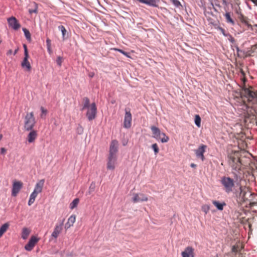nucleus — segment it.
<instances>
[{
  "label": "nucleus",
  "mask_w": 257,
  "mask_h": 257,
  "mask_svg": "<svg viewBox=\"0 0 257 257\" xmlns=\"http://www.w3.org/2000/svg\"><path fill=\"white\" fill-rule=\"evenodd\" d=\"M240 96L242 98H247L248 101L252 102L257 108V91L254 92L250 88H247L244 83L241 87Z\"/></svg>",
  "instance_id": "1"
},
{
  "label": "nucleus",
  "mask_w": 257,
  "mask_h": 257,
  "mask_svg": "<svg viewBox=\"0 0 257 257\" xmlns=\"http://www.w3.org/2000/svg\"><path fill=\"white\" fill-rule=\"evenodd\" d=\"M44 180H41L38 183H36L35 188L33 191L36 192V193L39 194L41 193L42 191V188L44 186Z\"/></svg>",
  "instance_id": "20"
},
{
  "label": "nucleus",
  "mask_w": 257,
  "mask_h": 257,
  "mask_svg": "<svg viewBox=\"0 0 257 257\" xmlns=\"http://www.w3.org/2000/svg\"><path fill=\"white\" fill-rule=\"evenodd\" d=\"M38 193H36V192L33 191L30 195V198L28 202V204L31 205L32 203H34L36 197L38 195Z\"/></svg>",
  "instance_id": "26"
},
{
  "label": "nucleus",
  "mask_w": 257,
  "mask_h": 257,
  "mask_svg": "<svg viewBox=\"0 0 257 257\" xmlns=\"http://www.w3.org/2000/svg\"><path fill=\"white\" fill-rule=\"evenodd\" d=\"M58 30L60 31L62 33L63 40H65L67 38L65 37L67 31L64 26H63V25L59 26Z\"/></svg>",
  "instance_id": "28"
},
{
  "label": "nucleus",
  "mask_w": 257,
  "mask_h": 257,
  "mask_svg": "<svg viewBox=\"0 0 257 257\" xmlns=\"http://www.w3.org/2000/svg\"><path fill=\"white\" fill-rule=\"evenodd\" d=\"M150 128L153 135V137L157 141L160 140L162 143H164L168 142L169 140V138L164 133L161 132L158 127L153 125Z\"/></svg>",
  "instance_id": "2"
},
{
  "label": "nucleus",
  "mask_w": 257,
  "mask_h": 257,
  "mask_svg": "<svg viewBox=\"0 0 257 257\" xmlns=\"http://www.w3.org/2000/svg\"><path fill=\"white\" fill-rule=\"evenodd\" d=\"M7 150L4 148H2L1 149V154H4L6 152Z\"/></svg>",
  "instance_id": "49"
},
{
  "label": "nucleus",
  "mask_w": 257,
  "mask_h": 257,
  "mask_svg": "<svg viewBox=\"0 0 257 257\" xmlns=\"http://www.w3.org/2000/svg\"><path fill=\"white\" fill-rule=\"evenodd\" d=\"M252 195L251 193L249 191H244L241 190L240 193V197L243 200V201H245L246 200L249 199V198Z\"/></svg>",
  "instance_id": "21"
},
{
  "label": "nucleus",
  "mask_w": 257,
  "mask_h": 257,
  "mask_svg": "<svg viewBox=\"0 0 257 257\" xmlns=\"http://www.w3.org/2000/svg\"><path fill=\"white\" fill-rule=\"evenodd\" d=\"M36 120L33 112L27 113L25 117L24 129L26 131H32L35 125Z\"/></svg>",
  "instance_id": "3"
},
{
  "label": "nucleus",
  "mask_w": 257,
  "mask_h": 257,
  "mask_svg": "<svg viewBox=\"0 0 257 257\" xmlns=\"http://www.w3.org/2000/svg\"><path fill=\"white\" fill-rule=\"evenodd\" d=\"M46 45H47V51L48 53L51 55L52 53V50L51 49V41L49 38H47L46 39Z\"/></svg>",
  "instance_id": "29"
},
{
  "label": "nucleus",
  "mask_w": 257,
  "mask_h": 257,
  "mask_svg": "<svg viewBox=\"0 0 257 257\" xmlns=\"http://www.w3.org/2000/svg\"><path fill=\"white\" fill-rule=\"evenodd\" d=\"M206 148V145L201 144L197 149L194 151L196 157L197 158L201 159L202 161L205 160L204 153H205Z\"/></svg>",
  "instance_id": "8"
},
{
  "label": "nucleus",
  "mask_w": 257,
  "mask_h": 257,
  "mask_svg": "<svg viewBox=\"0 0 257 257\" xmlns=\"http://www.w3.org/2000/svg\"><path fill=\"white\" fill-rule=\"evenodd\" d=\"M229 163L232 167L233 169L236 170L241 163L240 160L239 158L232 156L229 157Z\"/></svg>",
  "instance_id": "13"
},
{
  "label": "nucleus",
  "mask_w": 257,
  "mask_h": 257,
  "mask_svg": "<svg viewBox=\"0 0 257 257\" xmlns=\"http://www.w3.org/2000/svg\"><path fill=\"white\" fill-rule=\"evenodd\" d=\"M23 186V183L21 181H15L13 184L12 195L16 196L19 192Z\"/></svg>",
  "instance_id": "12"
},
{
  "label": "nucleus",
  "mask_w": 257,
  "mask_h": 257,
  "mask_svg": "<svg viewBox=\"0 0 257 257\" xmlns=\"http://www.w3.org/2000/svg\"><path fill=\"white\" fill-rule=\"evenodd\" d=\"M8 23L9 27L15 30H18L21 27L17 19L13 16L8 19Z\"/></svg>",
  "instance_id": "11"
},
{
  "label": "nucleus",
  "mask_w": 257,
  "mask_h": 257,
  "mask_svg": "<svg viewBox=\"0 0 257 257\" xmlns=\"http://www.w3.org/2000/svg\"><path fill=\"white\" fill-rule=\"evenodd\" d=\"M210 205H208V204H205L204 205H203L202 207V209H210Z\"/></svg>",
  "instance_id": "48"
},
{
  "label": "nucleus",
  "mask_w": 257,
  "mask_h": 257,
  "mask_svg": "<svg viewBox=\"0 0 257 257\" xmlns=\"http://www.w3.org/2000/svg\"><path fill=\"white\" fill-rule=\"evenodd\" d=\"M132 115L129 108L125 109V115L123 121V127L130 128L132 125Z\"/></svg>",
  "instance_id": "6"
},
{
  "label": "nucleus",
  "mask_w": 257,
  "mask_h": 257,
  "mask_svg": "<svg viewBox=\"0 0 257 257\" xmlns=\"http://www.w3.org/2000/svg\"><path fill=\"white\" fill-rule=\"evenodd\" d=\"M30 132L28 135L27 140L29 143H32L35 141L37 137V133L36 131L33 129L32 131H30Z\"/></svg>",
  "instance_id": "18"
},
{
  "label": "nucleus",
  "mask_w": 257,
  "mask_h": 257,
  "mask_svg": "<svg viewBox=\"0 0 257 257\" xmlns=\"http://www.w3.org/2000/svg\"><path fill=\"white\" fill-rule=\"evenodd\" d=\"M29 57V55H24V58L21 63V65L22 67H26L27 70L30 71L31 69V66L28 61Z\"/></svg>",
  "instance_id": "19"
},
{
  "label": "nucleus",
  "mask_w": 257,
  "mask_h": 257,
  "mask_svg": "<svg viewBox=\"0 0 257 257\" xmlns=\"http://www.w3.org/2000/svg\"><path fill=\"white\" fill-rule=\"evenodd\" d=\"M181 254L182 257H194V249L191 246H187Z\"/></svg>",
  "instance_id": "16"
},
{
  "label": "nucleus",
  "mask_w": 257,
  "mask_h": 257,
  "mask_svg": "<svg viewBox=\"0 0 257 257\" xmlns=\"http://www.w3.org/2000/svg\"><path fill=\"white\" fill-rule=\"evenodd\" d=\"M2 40H0V44L2 43Z\"/></svg>",
  "instance_id": "60"
},
{
  "label": "nucleus",
  "mask_w": 257,
  "mask_h": 257,
  "mask_svg": "<svg viewBox=\"0 0 257 257\" xmlns=\"http://www.w3.org/2000/svg\"><path fill=\"white\" fill-rule=\"evenodd\" d=\"M205 213L206 214L207 213V211H206V210H205Z\"/></svg>",
  "instance_id": "58"
},
{
  "label": "nucleus",
  "mask_w": 257,
  "mask_h": 257,
  "mask_svg": "<svg viewBox=\"0 0 257 257\" xmlns=\"http://www.w3.org/2000/svg\"><path fill=\"white\" fill-rule=\"evenodd\" d=\"M217 30L220 31L224 37H227V33H226L225 30L222 27H217Z\"/></svg>",
  "instance_id": "42"
},
{
  "label": "nucleus",
  "mask_w": 257,
  "mask_h": 257,
  "mask_svg": "<svg viewBox=\"0 0 257 257\" xmlns=\"http://www.w3.org/2000/svg\"><path fill=\"white\" fill-rule=\"evenodd\" d=\"M233 47L236 49V52H237V56L238 57H240V56L239 53V52H242V51L240 50V49L239 48V47H238V46L237 45H234L233 46ZM231 47L232 48L233 46H231Z\"/></svg>",
  "instance_id": "43"
},
{
  "label": "nucleus",
  "mask_w": 257,
  "mask_h": 257,
  "mask_svg": "<svg viewBox=\"0 0 257 257\" xmlns=\"http://www.w3.org/2000/svg\"><path fill=\"white\" fill-rule=\"evenodd\" d=\"M190 167L192 168H195L197 167V165L194 163H191L190 164Z\"/></svg>",
  "instance_id": "51"
},
{
  "label": "nucleus",
  "mask_w": 257,
  "mask_h": 257,
  "mask_svg": "<svg viewBox=\"0 0 257 257\" xmlns=\"http://www.w3.org/2000/svg\"><path fill=\"white\" fill-rule=\"evenodd\" d=\"M125 145H126V144H125V143H123V146H125Z\"/></svg>",
  "instance_id": "56"
},
{
  "label": "nucleus",
  "mask_w": 257,
  "mask_h": 257,
  "mask_svg": "<svg viewBox=\"0 0 257 257\" xmlns=\"http://www.w3.org/2000/svg\"><path fill=\"white\" fill-rule=\"evenodd\" d=\"M76 217L75 215H71L68 219L67 222L66 223L65 225V228L66 229H68L71 226H73L74 223L75 221Z\"/></svg>",
  "instance_id": "22"
},
{
  "label": "nucleus",
  "mask_w": 257,
  "mask_h": 257,
  "mask_svg": "<svg viewBox=\"0 0 257 257\" xmlns=\"http://www.w3.org/2000/svg\"><path fill=\"white\" fill-rule=\"evenodd\" d=\"M63 58L61 56H58L57 59H56V63L59 66H61L62 65V63L63 62Z\"/></svg>",
  "instance_id": "36"
},
{
  "label": "nucleus",
  "mask_w": 257,
  "mask_h": 257,
  "mask_svg": "<svg viewBox=\"0 0 257 257\" xmlns=\"http://www.w3.org/2000/svg\"><path fill=\"white\" fill-rule=\"evenodd\" d=\"M113 50L115 51H118V52H120V53L122 54L123 55L125 56L126 57H127L128 58L130 57L128 53L125 52L121 49H118V48H113Z\"/></svg>",
  "instance_id": "33"
},
{
  "label": "nucleus",
  "mask_w": 257,
  "mask_h": 257,
  "mask_svg": "<svg viewBox=\"0 0 257 257\" xmlns=\"http://www.w3.org/2000/svg\"><path fill=\"white\" fill-rule=\"evenodd\" d=\"M172 4L176 7V8H182V6L180 2L178 0H171Z\"/></svg>",
  "instance_id": "34"
},
{
  "label": "nucleus",
  "mask_w": 257,
  "mask_h": 257,
  "mask_svg": "<svg viewBox=\"0 0 257 257\" xmlns=\"http://www.w3.org/2000/svg\"><path fill=\"white\" fill-rule=\"evenodd\" d=\"M18 50H19V48H17L16 49H15V50L14 52V54H13L14 55H15L17 53Z\"/></svg>",
  "instance_id": "52"
},
{
  "label": "nucleus",
  "mask_w": 257,
  "mask_h": 257,
  "mask_svg": "<svg viewBox=\"0 0 257 257\" xmlns=\"http://www.w3.org/2000/svg\"><path fill=\"white\" fill-rule=\"evenodd\" d=\"M251 1L254 4L257 5V0H252Z\"/></svg>",
  "instance_id": "53"
},
{
  "label": "nucleus",
  "mask_w": 257,
  "mask_h": 257,
  "mask_svg": "<svg viewBox=\"0 0 257 257\" xmlns=\"http://www.w3.org/2000/svg\"><path fill=\"white\" fill-rule=\"evenodd\" d=\"M116 160V156H108L107 163V168L108 170H113L115 168L114 164Z\"/></svg>",
  "instance_id": "15"
},
{
  "label": "nucleus",
  "mask_w": 257,
  "mask_h": 257,
  "mask_svg": "<svg viewBox=\"0 0 257 257\" xmlns=\"http://www.w3.org/2000/svg\"><path fill=\"white\" fill-rule=\"evenodd\" d=\"M148 200V198L143 194H134L132 198V201L134 203H138L140 202Z\"/></svg>",
  "instance_id": "14"
},
{
  "label": "nucleus",
  "mask_w": 257,
  "mask_h": 257,
  "mask_svg": "<svg viewBox=\"0 0 257 257\" xmlns=\"http://www.w3.org/2000/svg\"><path fill=\"white\" fill-rule=\"evenodd\" d=\"M227 35L228 41L232 44H234L236 41L235 39L228 33H227Z\"/></svg>",
  "instance_id": "40"
},
{
  "label": "nucleus",
  "mask_w": 257,
  "mask_h": 257,
  "mask_svg": "<svg viewBox=\"0 0 257 257\" xmlns=\"http://www.w3.org/2000/svg\"><path fill=\"white\" fill-rule=\"evenodd\" d=\"M151 147L152 149L154 150L155 155L159 153V149L158 148V145L156 143L153 144Z\"/></svg>",
  "instance_id": "35"
},
{
  "label": "nucleus",
  "mask_w": 257,
  "mask_h": 257,
  "mask_svg": "<svg viewBox=\"0 0 257 257\" xmlns=\"http://www.w3.org/2000/svg\"><path fill=\"white\" fill-rule=\"evenodd\" d=\"M212 25L214 26V28L215 29L217 30V27H220L219 26V21H218L217 23H215V22H213V23H211Z\"/></svg>",
  "instance_id": "47"
},
{
  "label": "nucleus",
  "mask_w": 257,
  "mask_h": 257,
  "mask_svg": "<svg viewBox=\"0 0 257 257\" xmlns=\"http://www.w3.org/2000/svg\"><path fill=\"white\" fill-rule=\"evenodd\" d=\"M239 250V246L238 245H234L232 247V251L234 252H236Z\"/></svg>",
  "instance_id": "46"
},
{
  "label": "nucleus",
  "mask_w": 257,
  "mask_h": 257,
  "mask_svg": "<svg viewBox=\"0 0 257 257\" xmlns=\"http://www.w3.org/2000/svg\"><path fill=\"white\" fill-rule=\"evenodd\" d=\"M23 31L24 33L25 36L26 38V39L28 41H31V34L29 32V31L26 28H23Z\"/></svg>",
  "instance_id": "31"
},
{
  "label": "nucleus",
  "mask_w": 257,
  "mask_h": 257,
  "mask_svg": "<svg viewBox=\"0 0 257 257\" xmlns=\"http://www.w3.org/2000/svg\"><path fill=\"white\" fill-rule=\"evenodd\" d=\"M256 125H257V119L256 120Z\"/></svg>",
  "instance_id": "61"
},
{
  "label": "nucleus",
  "mask_w": 257,
  "mask_h": 257,
  "mask_svg": "<svg viewBox=\"0 0 257 257\" xmlns=\"http://www.w3.org/2000/svg\"><path fill=\"white\" fill-rule=\"evenodd\" d=\"M125 145H126V144H125V143H123V146H125Z\"/></svg>",
  "instance_id": "57"
},
{
  "label": "nucleus",
  "mask_w": 257,
  "mask_h": 257,
  "mask_svg": "<svg viewBox=\"0 0 257 257\" xmlns=\"http://www.w3.org/2000/svg\"><path fill=\"white\" fill-rule=\"evenodd\" d=\"M241 21L242 23L244 24L248 28H251V25L249 24L246 20H245L243 18L241 20Z\"/></svg>",
  "instance_id": "44"
},
{
  "label": "nucleus",
  "mask_w": 257,
  "mask_h": 257,
  "mask_svg": "<svg viewBox=\"0 0 257 257\" xmlns=\"http://www.w3.org/2000/svg\"><path fill=\"white\" fill-rule=\"evenodd\" d=\"M76 132L78 135L82 134L83 133V127L80 125H78V126H77V129H76Z\"/></svg>",
  "instance_id": "41"
},
{
  "label": "nucleus",
  "mask_w": 257,
  "mask_h": 257,
  "mask_svg": "<svg viewBox=\"0 0 257 257\" xmlns=\"http://www.w3.org/2000/svg\"><path fill=\"white\" fill-rule=\"evenodd\" d=\"M79 202V199L78 198H76L74 199L73 201L70 204L69 207L70 209H74V208L76 207L78 204Z\"/></svg>",
  "instance_id": "30"
},
{
  "label": "nucleus",
  "mask_w": 257,
  "mask_h": 257,
  "mask_svg": "<svg viewBox=\"0 0 257 257\" xmlns=\"http://www.w3.org/2000/svg\"><path fill=\"white\" fill-rule=\"evenodd\" d=\"M35 5V8L34 9H29V13L30 14H32V13H38V7L37 5L34 3Z\"/></svg>",
  "instance_id": "38"
},
{
  "label": "nucleus",
  "mask_w": 257,
  "mask_h": 257,
  "mask_svg": "<svg viewBox=\"0 0 257 257\" xmlns=\"http://www.w3.org/2000/svg\"><path fill=\"white\" fill-rule=\"evenodd\" d=\"M241 17H242V18L243 17V16L241 14Z\"/></svg>",
  "instance_id": "59"
},
{
  "label": "nucleus",
  "mask_w": 257,
  "mask_h": 257,
  "mask_svg": "<svg viewBox=\"0 0 257 257\" xmlns=\"http://www.w3.org/2000/svg\"><path fill=\"white\" fill-rule=\"evenodd\" d=\"M215 11H217L216 9L215 8H213Z\"/></svg>",
  "instance_id": "55"
},
{
  "label": "nucleus",
  "mask_w": 257,
  "mask_h": 257,
  "mask_svg": "<svg viewBox=\"0 0 257 257\" xmlns=\"http://www.w3.org/2000/svg\"><path fill=\"white\" fill-rule=\"evenodd\" d=\"M89 76H90V77H92L93 76V74H90V75H89Z\"/></svg>",
  "instance_id": "54"
},
{
  "label": "nucleus",
  "mask_w": 257,
  "mask_h": 257,
  "mask_svg": "<svg viewBox=\"0 0 257 257\" xmlns=\"http://www.w3.org/2000/svg\"><path fill=\"white\" fill-rule=\"evenodd\" d=\"M83 105L81 108V110H83L86 108H90V100H89V99L87 97H85L84 98H83Z\"/></svg>",
  "instance_id": "25"
},
{
  "label": "nucleus",
  "mask_w": 257,
  "mask_h": 257,
  "mask_svg": "<svg viewBox=\"0 0 257 257\" xmlns=\"http://www.w3.org/2000/svg\"><path fill=\"white\" fill-rule=\"evenodd\" d=\"M94 190H95V184L92 182L90 184V187L89 188V190L86 194L87 195L88 194H90L92 192H93L94 191Z\"/></svg>",
  "instance_id": "37"
},
{
  "label": "nucleus",
  "mask_w": 257,
  "mask_h": 257,
  "mask_svg": "<svg viewBox=\"0 0 257 257\" xmlns=\"http://www.w3.org/2000/svg\"><path fill=\"white\" fill-rule=\"evenodd\" d=\"M97 113V107L94 102L90 105V108H88L86 115L89 121H91L95 118Z\"/></svg>",
  "instance_id": "5"
},
{
  "label": "nucleus",
  "mask_w": 257,
  "mask_h": 257,
  "mask_svg": "<svg viewBox=\"0 0 257 257\" xmlns=\"http://www.w3.org/2000/svg\"><path fill=\"white\" fill-rule=\"evenodd\" d=\"M41 112H42V113L41 114V118H45L47 113V109H45L43 107L41 106Z\"/></svg>",
  "instance_id": "39"
},
{
  "label": "nucleus",
  "mask_w": 257,
  "mask_h": 257,
  "mask_svg": "<svg viewBox=\"0 0 257 257\" xmlns=\"http://www.w3.org/2000/svg\"><path fill=\"white\" fill-rule=\"evenodd\" d=\"M118 142L116 140H113L111 142L109 151V156H116V154L118 152Z\"/></svg>",
  "instance_id": "9"
},
{
  "label": "nucleus",
  "mask_w": 257,
  "mask_h": 257,
  "mask_svg": "<svg viewBox=\"0 0 257 257\" xmlns=\"http://www.w3.org/2000/svg\"><path fill=\"white\" fill-rule=\"evenodd\" d=\"M12 53H13L12 50L10 49L8 51V52L7 53V55L8 56H9V55H11L12 54Z\"/></svg>",
  "instance_id": "50"
},
{
  "label": "nucleus",
  "mask_w": 257,
  "mask_h": 257,
  "mask_svg": "<svg viewBox=\"0 0 257 257\" xmlns=\"http://www.w3.org/2000/svg\"><path fill=\"white\" fill-rule=\"evenodd\" d=\"M212 203L217 209H223V208L226 205L224 202H220L216 200H213Z\"/></svg>",
  "instance_id": "24"
},
{
  "label": "nucleus",
  "mask_w": 257,
  "mask_h": 257,
  "mask_svg": "<svg viewBox=\"0 0 257 257\" xmlns=\"http://www.w3.org/2000/svg\"><path fill=\"white\" fill-rule=\"evenodd\" d=\"M221 184L224 187L225 191L227 193H229L232 191L233 187L234 181L232 179L228 177H222L220 180Z\"/></svg>",
  "instance_id": "4"
},
{
  "label": "nucleus",
  "mask_w": 257,
  "mask_h": 257,
  "mask_svg": "<svg viewBox=\"0 0 257 257\" xmlns=\"http://www.w3.org/2000/svg\"><path fill=\"white\" fill-rule=\"evenodd\" d=\"M224 16L225 18V21L227 24H229L231 26L235 25V21L232 17L233 16V14H231L230 12H226V13L224 14Z\"/></svg>",
  "instance_id": "17"
},
{
  "label": "nucleus",
  "mask_w": 257,
  "mask_h": 257,
  "mask_svg": "<svg viewBox=\"0 0 257 257\" xmlns=\"http://www.w3.org/2000/svg\"><path fill=\"white\" fill-rule=\"evenodd\" d=\"M201 119L200 116L199 115H196L195 117L194 122L195 124L198 127H200L201 126Z\"/></svg>",
  "instance_id": "32"
},
{
  "label": "nucleus",
  "mask_w": 257,
  "mask_h": 257,
  "mask_svg": "<svg viewBox=\"0 0 257 257\" xmlns=\"http://www.w3.org/2000/svg\"><path fill=\"white\" fill-rule=\"evenodd\" d=\"M31 232V229L24 227L22 229L21 237L23 239H26Z\"/></svg>",
  "instance_id": "23"
},
{
  "label": "nucleus",
  "mask_w": 257,
  "mask_h": 257,
  "mask_svg": "<svg viewBox=\"0 0 257 257\" xmlns=\"http://www.w3.org/2000/svg\"><path fill=\"white\" fill-rule=\"evenodd\" d=\"M23 48L24 49V55H29L28 50L26 44H23Z\"/></svg>",
  "instance_id": "45"
},
{
  "label": "nucleus",
  "mask_w": 257,
  "mask_h": 257,
  "mask_svg": "<svg viewBox=\"0 0 257 257\" xmlns=\"http://www.w3.org/2000/svg\"><path fill=\"white\" fill-rule=\"evenodd\" d=\"M9 227V224L8 223L4 224L0 228V237L3 234L6 232Z\"/></svg>",
  "instance_id": "27"
},
{
  "label": "nucleus",
  "mask_w": 257,
  "mask_h": 257,
  "mask_svg": "<svg viewBox=\"0 0 257 257\" xmlns=\"http://www.w3.org/2000/svg\"><path fill=\"white\" fill-rule=\"evenodd\" d=\"M39 240V238L36 236H32L28 243L25 246V249L28 251L32 250Z\"/></svg>",
  "instance_id": "10"
},
{
  "label": "nucleus",
  "mask_w": 257,
  "mask_h": 257,
  "mask_svg": "<svg viewBox=\"0 0 257 257\" xmlns=\"http://www.w3.org/2000/svg\"><path fill=\"white\" fill-rule=\"evenodd\" d=\"M65 219H63L59 223L57 224L54 228V231L51 234V237L56 239L63 229V226Z\"/></svg>",
  "instance_id": "7"
}]
</instances>
